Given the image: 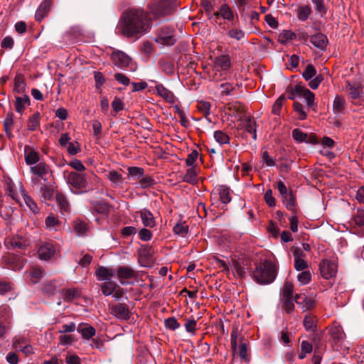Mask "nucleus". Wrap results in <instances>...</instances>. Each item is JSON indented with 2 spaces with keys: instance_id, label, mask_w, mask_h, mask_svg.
<instances>
[{
  "instance_id": "obj_29",
  "label": "nucleus",
  "mask_w": 364,
  "mask_h": 364,
  "mask_svg": "<svg viewBox=\"0 0 364 364\" xmlns=\"http://www.w3.org/2000/svg\"><path fill=\"white\" fill-rule=\"evenodd\" d=\"M7 191L8 194L11 198L18 203L21 206L22 202L21 200V194L19 191L18 182L17 183H14L12 182L8 183L7 184Z\"/></svg>"
},
{
  "instance_id": "obj_62",
  "label": "nucleus",
  "mask_w": 364,
  "mask_h": 364,
  "mask_svg": "<svg viewBox=\"0 0 364 364\" xmlns=\"http://www.w3.org/2000/svg\"><path fill=\"white\" fill-rule=\"evenodd\" d=\"M165 326L171 330H176L180 327V324L175 317H170L165 321Z\"/></svg>"
},
{
  "instance_id": "obj_37",
  "label": "nucleus",
  "mask_w": 364,
  "mask_h": 364,
  "mask_svg": "<svg viewBox=\"0 0 364 364\" xmlns=\"http://www.w3.org/2000/svg\"><path fill=\"white\" fill-rule=\"evenodd\" d=\"M237 87H238L237 84H233V83H231V82H225L221 83L218 86V90H220V94L222 95L228 96V95H232V92Z\"/></svg>"
},
{
  "instance_id": "obj_23",
  "label": "nucleus",
  "mask_w": 364,
  "mask_h": 364,
  "mask_svg": "<svg viewBox=\"0 0 364 364\" xmlns=\"http://www.w3.org/2000/svg\"><path fill=\"white\" fill-rule=\"evenodd\" d=\"M116 274V270L112 268L100 267L96 270V276L100 281H108Z\"/></svg>"
},
{
  "instance_id": "obj_27",
  "label": "nucleus",
  "mask_w": 364,
  "mask_h": 364,
  "mask_svg": "<svg viewBox=\"0 0 364 364\" xmlns=\"http://www.w3.org/2000/svg\"><path fill=\"white\" fill-rule=\"evenodd\" d=\"M51 6V1L50 0H44L38 8L35 18L38 21H41L44 17L48 14L49 9Z\"/></svg>"
},
{
  "instance_id": "obj_24",
  "label": "nucleus",
  "mask_w": 364,
  "mask_h": 364,
  "mask_svg": "<svg viewBox=\"0 0 364 364\" xmlns=\"http://www.w3.org/2000/svg\"><path fill=\"white\" fill-rule=\"evenodd\" d=\"M346 108V100L340 95H336L333 102V114L336 115H341L344 113Z\"/></svg>"
},
{
  "instance_id": "obj_13",
  "label": "nucleus",
  "mask_w": 364,
  "mask_h": 364,
  "mask_svg": "<svg viewBox=\"0 0 364 364\" xmlns=\"http://www.w3.org/2000/svg\"><path fill=\"white\" fill-rule=\"evenodd\" d=\"M172 8L167 1H161L157 3L154 8L151 9V13L154 17L166 16L171 12Z\"/></svg>"
},
{
  "instance_id": "obj_53",
  "label": "nucleus",
  "mask_w": 364,
  "mask_h": 364,
  "mask_svg": "<svg viewBox=\"0 0 364 364\" xmlns=\"http://www.w3.org/2000/svg\"><path fill=\"white\" fill-rule=\"evenodd\" d=\"M28 343V340L22 336H16L13 338V347L16 350L21 349Z\"/></svg>"
},
{
  "instance_id": "obj_22",
  "label": "nucleus",
  "mask_w": 364,
  "mask_h": 364,
  "mask_svg": "<svg viewBox=\"0 0 364 364\" xmlns=\"http://www.w3.org/2000/svg\"><path fill=\"white\" fill-rule=\"evenodd\" d=\"M294 301L297 304L301 305L304 311L312 309L314 306V300L302 294H296L294 296Z\"/></svg>"
},
{
  "instance_id": "obj_21",
  "label": "nucleus",
  "mask_w": 364,
  "mask_h": 364,
  "mask_svg": "<svg viewBox=\"0 0 364 364\" xmlns=\"http://www.w3.org/2000/svg\"><path fill=\"white\" fill-rule=\"evenodd\" d=\"M8 268L14 270L21 269L23 267V259L15 255H9L5 258Z\"/></svg>"
},
{
  "instance_id": "obj_19",
  "label": "nucleus",
  "mask_w": 364,
  "mask_h": 364,
  "mask_svg": "<svg viewBox=\"0 0 364 364\" xmlns=\"http://www.w3.org/2000/svg\"><path fill=\"white\" fill-rule=\"evenodd\" d=\"M89 230V225L86 221L79 218L74 220L73 231L77 236H85L88 234Z\"/></svg>"
},
{
  "instance_id": "obj_36",
  "label": "nucleus",
  "mask_w": 364,
  "mask_h": 364,
  "mask_svg": "<svg viewBox=\"0 0 364 364\" xmlns=\"http://www.w3.org/2000/svg\"><path fill=\"white\" fill-rule=\"evenodd\" d=\"M41 114L38 112L33 113L28 119L27 127L29 131H35L40 126Z\"/></svg>"
},
{
  "instance_id": "obj_56",
  "label": "nucleus",
  "mask_w": 364,
  "mask_h": 364,
  "mask_svg": "<svg viewBox=\"0 0 364 364\" xmlns=\"http://www.w3.org/2000/svg\"><path fill=\"white\" fill-rule=\"evenodd\" d=\"M294 266L295 269L298 272L309 270L308 262L304 259H299L294 260Z\"/></svg>"
},
{
  "instance_id": "obj_60",
  "label": "nucleus",
  "mask_w": 364,
  "mask_h": 364,
  "mask_svg": "<svg viewBox=\"0 0 364 364\" xmlns=\"http://www.w3.org/2000/svg\"><path fill=\"white\" fill-rule=\"evenodd\" d=\"M198 109L205 117L209 115L210 112V104L208 102L200 101L198 104Z\"/></svg>"
},
{
  "instance_id": "obj_42",
  "label": "nucleus",
  "mask_w": 364,
  "mask_h": 364,
  "mask_svg": "<svg viewBox=\"0 0 364 364\" xmlns=\"http://www.w3.org/2000/svg\"><path fill=\"white\" fill-rule=\"evenodd\" d=\"M311 277L312 274L309 269L300 272L296 276L297 281L299 282L300 285H306L309 284L311 280Z\"/></svg>"
},
{
  "instance_id": "obj_59",
  "label": "nucleus",
  "mask_w": 364,
  "mask_h": 364,
  "mask_svg": "<svg viewBox=\"0 0 364 364\" xmlns=\"http://www.w3.org/2000/svg\"><path fill=\"white\" fill-rule=\"evenodd\" d=\"M153 234L147 228H141L139 231V238L142 241H149L152 238Z\"/></svg>"
},
{
  "instance_id": "obj_63",
  "label": "nucleus",
  "mask_w": 364,
  "mask_h": 364,
  "mask_svg": "<svg viewBox=\"0 0 364 364\" xmlns=\"http://www.w3.org/2000/svg\"><path fill=\"white\" fill-rule=\"evenodd\" d=\"M124 102L120 98L116 97H114V100L112 102V107L114 112L117 113L119 111H122L124 109Z\"/></svg>"
},
{
  "instance_id": "obj_41",
  "label": "nucleus",
  "mask_w": 364,
  "mask_h": 364,
  "mask_svg": "<svg viewBox=\"0 0 364 364\" xmlns=\"http://www.w3.org/2000/svg\"><path fill=\"white\" fill-rule=\"evenodd\" d=\"M311 14V9L308 5L301 6L297 10V17L300 21H306Z\"/></svg>"
},
{
  "instance_id": "obj_14",
  "label": "nucleus",
  "mask_w": 364,
  "mask_h": 364,
  "mask_svg": "<svg viewBox=\"0 0 364 364\" xmlns=\"http://www.w3.org/2000/svg\"><path fill=\"white\" fill-rule=\"evenodd\" d=\"M213 16L218 18L221 16L224 20L231 22L234 20L235 14L232 9L226 4L220 6L219 10L213 14Z\"/></svg>"
},
{
  "instance_id": "obj_45",
  "label": "nucleus",
  "mask_w": 364,
  "mask_h": 364,
  "mask_svg": "<svg viewBox=\"0 0 364 364\" xmlns=\"http://www.w3.org/2000/svg\"><path fill=\"white\" fill-rule=\"evenodd\" d=\"M214 138L220 145L229 144L230 141L229 136L225 132L220 130L214 132Z\"/></svg>"
},
{
  "instance_id": "obj_34",
  "label": "nucleus",
  "mask_w": 364,
  "mask_h": 364,
  "mask_svg": "<svg viewBox=\"0 0 364 364\" xmlns=\"http://www.w3.org/2000/svg\"><path fill=\"white\" fill-rule=\"evenodd\" d=\"M60 221L53 215H48L45 220L46 229L51 231H58L60 227Z\"/></svg>"
},
{
  "instance_id": "obj_33",
  "label": "nucleus",
  "mask_w": 364,
  "mask_h": 364,
  "mask_svg": "<svg viewBox=\"0 0 364 364\" xmlns=\"http://www.w3.org/2000/svg\"><path fill=\"white\" fill-rule=\"evenodd\" d=\"M245 129L252 135L254 140L257 139V124L254 119L247 117L244 121Z\"/></svg>"
},
{
  "instance_id": "obj_43",
  "label": "nucleus",
  "mask_w": 364,
  "mask_h": 364,
  "mask_svg": "<svg viewBox=\"0 0 364 364\" xmlns=\"http://www.w3.org/2000/svg\"><path fill=\"white\" fill-rule=\"evenodd\" d=\"M116 287L115 282L112 279L105 281L101 286L102 292L105 296H109L114 293Z\"/></svg>"
},
{
  "instance_id": "obj_6",
  "label": "nucleus",
  "mask_w": 364,
  "mask_h": 364,
  "mask_svg": "<svg viewBox=\"0 0 364 364\" xmlns=\"http://www.w3.org/2000/svg\"><path fill=\"white\" fill-rule=\"evenodd\" d=\"M58 252V247L53 241L43 242L38 250V257L41 260H49L55 257Z\"/></svg>"
},
{
  "instance_id": "obj_50",
  "label": "nucleus",
  "mask_w": 364,
  "mask_h": 364,
  "mask_svg": "<svg viewBox=\"0 0 364 364\" xmlns=\"http://www.w3.org/2000/svg\"><path fill=\"white\" fill-rule=\"evenodd\" d=\"M227 35L229 38L240 41L245 37V32L238 28H232L227 32Z\"/></svg>"
},
{
  "instance_id": "obj_4",
  "label": "nucleus",
  "mask_w": 364,
  "mask_h": 364,
  "mask_svg": "<svg viewBox=\"0 0 364 364\" xmlns=\"http://www.w3.org/2000/svg\"><path fill=\"white\" fill-rule=\"evenodd\" d=\"M30 170L33 174L31 182L33 185H41V183L48 181L51 176L50 168L44 161L31 166Z\"/></svg>"
},
{
  "instance_id": "obj_8",
  "label": "nucleus",
  "mask_w": 364,
  "mask_h": 364,
  "mask_svg": "<svg viewBox=\"0 0 364 364\" xmlns=\"http://www.w3.org/2000/svg\"><path fill=\"white\" fill-rule=\"evenodd\" d=\"M319 270L323 278L329 279L336 276L337 265L333 261L323 259L319 264Z\"/></svg>"
},
{
  "instance_id": "obj_46",
  "label": "nucleus",
  "mask_w": 364,
  "mask_h": 364,
  "mask_svg": "<svg viewBox=\"0 0 364 364\" xmlns=\"http://www.w3.org/2000/svg\"><path fill=\"white\" fill-rule=\"evenodd\" d=\"M324 1L325 0H311L316 11L321 16H323L327 12V8L325 5Z\"/></svg>"
},
{
  "instance_id": "obj_9",
  "label": "nucleus",
  "mask_w": 364,
  "mask_h": 364,
  "mask_svg": "<svg viewBox=\"0 0 364 364\" xmlns=\"http://www.w3.org/2000/svg\"><path fill=\"white\" fill-rule=\"evenodd\" d=\"M111 59L112 63L119 68L129 67L132 61L131 58L121 50H114L111 55Z\"/></svg>"
},
{
  "instance_id": "obj_2",
  "label": "nucleus",
  "mask_w": 364,
  "mask_h": 364,
  "mask_svg": "<svg viewBox=\"0 0 364 364\" xmlns=\"http://www.w3.org/2000/svg\"><path fill=\"white\" fill-rule=\"evenodd\" d=\"M277 274V267L270 260H264L257 264L252 276L256 282L268 284L274 281Z\"/></svg>"
},
{
  "instance_id": "obj_55",
  "label": "nucleus",
  "mask_w": 364,
  "mask_h": 364,
  "mask_svg": "<svg viewBox=\"0 0 364 364\" xmlns=\"http://www.w3.org/2000/svg\"><path fill=\"white\" fill-rule=\"evenodd\" d=\"M316 69L311 64L306 67L302 75L306 80H310L316 75Z\"/></svg>"
},
{
  "instance_id": "obj_57",
  "label": "nucleus",
  "mask_w": 364,
  "mask_h": 364,
  "mask_svg": "<svg viewBox=\"0 0 364 364\" xmlns=\"http://www.w3.org/2000/svg\"><path fill=\"white\" fill-rule=\"evenodd\" d=\"M43 271L39 267H34L30 271V276L31 281L33 284H36L41 278Z\"/></svg>"
},
{
  "instance_id": "obj_52",
  "label": "nucleus",
  "mask_w": 364,
  "mask_h": 364,
  "mask_svg": "<svg viewBox=\"0 0 364 364\" xmlns=\"http://www.w3.org/2000/svg\"><path fill=\"white\" fill-rule=\"evenodd\" d=\"M283 303H284V311L287 314H291L294 310V297H290V298H282Z\"/></svg>"
},
{
  "instance_id": "obj_58",
  "label": "nucleus",
  "mask_w": 364,
  "mask_h": 364,
  "mask_svg": "<svg viewBox=\"0 0 364 364\" xmlns=\"http://www.w3.org/2000/svg\"><path fill=\"white\" fill-rule=\"evenodd\" d=\"M353 220L355 223L358 226L364 225V210L358 209L353 215Z\"/></svg>"
},
{
  "instance_id": "obj_20",
  "label": "nucleus",
  "mask_w": 364,
  "mask_h": 364,
  "mask_svg": "<svg viewBox=\"0 0 364 364\" xmlns=\"http://www.w3.org/2000/svg\"><path fill=\"white\" fill-rule=\"evenodd\" d=\"M24 154L26 164L30 165L31 166H35L41 162L38 153L31 147L26 146Z\"/></svg>"
},
{
  "instance_id": "obj_26",
  "label": "nucleus",
  "mask_w": 364,
  "mask_h": 364,
  "mask_svg": "<svg viewBox=\"0 0 364 364\" xmlns=\"http://www.w3.org/2000/svg\"><path fill=\"white\" fill-rule=\"evenodd\" d=\"M30 105V98L28 95H24L22 97H16L15 109L19 114H23L26 108Z\"/></svg>"
},
{
  "instance_id": "obj_39",
  "label": "nucleus",
  "mask_w": 364,
  "mask_h": 364,
  "mask_svg": "<svg viewBox=\"0 0 364 364\" xmlns=\"http://www.w3.org/2000/svg\"><path fill=\"white\" fill-rule=\"evenodd\" d=\"M183 181L191 184H196L197 183V172L194 167L189 168L186 170L183 177Z\"/></svg>"
},
{
  "instance_id": "obj_49",
  "label": "nucleus",
  "mask_w": 364,
  "mask_h": 364,
  "mask_svg": "<svg viewBox=\"0 0 364 364\" xmlns=\"http://www.w3.org/2000/svg\"><path fill=\"white\" fill-rule=\"evenodd\" d=\"M304 326L308 331H314L316 327L314 318L311 315H306L304 319Z\"/></svg>"
},
{
  "instance_id": "obj_31",
  "label": "nucleus",
  "mask_w": 364,
  "mask_h": 364,
  "mask_svg": "<svg viewBox=\"0 0 364 364\" xmlns=\"http://www.w3.org/2000/svg\"><path fill=\"white\" fill-rule=\"evenodd\" d=\"M77 331L80 333L82 337L85 339H90L96 333L95 328L87 323H80L77 328Z\"/></svg>"
},
{
  "instance_id": "obj_38",
  "label": "nucleus",
  "mask_w": 364,
  "mask_h": 364,
  "mask_svg": "<svg viewBox=\"0 0 364 364\" xmlns=\"http://www.w3.org/2000/svg\"><path fill=\"white\" fill-rule=\"evenodd\" d=\"M107 177L115 186H121L124 181L122 174L114 170L109 171Z\"/></svg>"
},
{
  "instance_id": "obj_17",
  "label": "nucleus",
  "mask_w": 364,
  "mask_h": 364,
  "mask_svg": "<svg viewBox=\"0 0 364 364\" xmlns=\"http://www.w3.org/2000/svg\"><path fill=\"white\" fill-rule=\"evenodd\" d=\"M139 213L144 227L152 228L156 226L155 218L149 209L143 208L139 212Z\"/></svg>"
},
{
  "instance_id": "obj_1",
  "label": "nucleus",
  "mask_w": 364,
  "mask_h": 364,
  "mask_svg": "<svg viewBox=\"0 0 364 364\" xmlns=\"http://www.w3.org/2000/svg\"><path fill=\"white\" fill-rule=\"evenodd\" d=\"M149 14L139 9H132L124 14L117 27V33L128 37L139 38L151 28Z\"/></svg>"
},
{
  "instance_id": "obj_28",
  "label": "nucleus",
  "mask_w": 364,
  "mask_h": 364,
  "mask_svg": "<svg viewBox=\"0 0 364 364\" xmlns=\"http://www.w3.org/2000/svg\"><path fill=\"white\" fill-rule=\"evenodd\" d=\"M155 90L157 94L168 102H173L175 100L172 92L166 88L162 84L156 83Z\"/></svg>"
},
{
  "instance_id": "obj_3",
  "label": "nucleus",
  "mask_w": 364,
  "mask_h": 364,
  "mask_svg": "<svg viewBox=\"0 0 364 364\" xmlns=\"http://www.w3.org/2000/svg\"><path fill=\"white\" fill-rule=\"evenodd\" d=\"M89 178L87 173L71 172L67 177V183L70 191L75 194L87 193L90 190L87 186Z\"/></svg>"
},
{
  "instance_id": "obj_44",
  "label": "nucleus",
  "mask_w": 364,
  "mask_h": 364,
  "mask_svg": "<svg viewBox=\"0 0 364 364\" xmlns=\"http://www.w3.org/2000/svg\"><path fill=\"white\" fill-rule=\"evenodd\" d=\"M230 188L226 186H220L218 188V193L223 203L227 204L230 202Z\"/></svg>"
},
{
  "instance_id": "obj_40",
  "label": "nucleus",
  "mask_w": 364,
  "mask_h": 364,
  "mask_svg": "<svg viewBox=\"0 0 364 364\" xmlns=\"http://www.w3.org/2000/svg\"><path fill=\"white\" fill-rule=\"evenodd\" d=\"M128 178L130 179H140L144 176V170L141 167L132 166L127 168Z\"/></svg>"
},
{
  "instance_id": "obj_12",
  "label": "nucleus",
  "mask_w": 364,
  "mask_h": 364,
  "mask_svg": "<svg viewBox=\"0 0 364 364\" xmlns=\"http://www.w3.org/2000/svg\"><path fill=\"white\" fill-rule=\"evenodd\" d=\"M214 70L216 72L226 71L231 66L230 58L228 55H220L215 58L213 61Z\"/></svg>"
},
{
  "instance_id": "obj_18",
  "label": "nucleus",
  "mask_w": 364,
  "mask_h": 364,
  "mask_svg": "<svg viewBox=\"0 0 364 364\" xmlns=\"http://www.w3.org/2000/svg\"><path fill=\"white\" fill-rule=\"evenodd\" d=\"M296 92L300 94V97L305 99L306 105L309 107H311L314 105V94L306 87L301 85H296Z\"/></svg>"
},
{
  "instance_id": "obj_16",
  "label": "nucleus",
  "mask_w": 364,
  "mask_h": 364,
  "mask_svg": "<svg viewBox=\"0 0 364 364\" xmlns=\"http://www.w3.org/2000/svg\"><path fill=\"white\" fill-rule=\"evenodd\" d=\"M35 186L37 187L43 201H46L52 198L53 188L51 186L50 182L49 181L41 183V185Z\"/></svg>"
},
{
  "instance_id": "obj_25",
  "label": "nucleus",
  "mask_w": 364,
  "mask_h": 364,
  "mask_svg": "<svg viewBox=\"0 0 364 364\" xmlns=\"http://www.w3.org/2000/svg\"><path fill=\"white\" fill-rule=\"evenodd\" d=\"M310 41L315 47L321 50H323L328 44L327 37L321 33L311 36Z\"/></svg>"
},
{
  "instance_id": "obj_54",
  "label": "nucleus",
  "mask_w": 364,
  "mask_h": 364,
  "mask_svg": "<svg viewBox=\"0 0 364 364\" xmlns=\"http://www.w3.org/2000/svg\"><path fill=\"white\" fill-rule=\"evenodd\" d=\"M176 235L184 236L188 230V227L182 223H178L175 225L173 229Z\"/></svg>"
},
{
  "instance_id": "obj_61",
  "label": "nucleus",
  "mask_w": 364,
  "mask_h": 364,
  "mask_svg": "<svg viewBox=\"0 0 364 364\" xmlns=\"http://www.w3.org/2000/svg\"><path fill=\"white\" fill-rule=\"evenodd\" d=\"M67 147V151L70 155H75L80 151V144L78 142H70Z\"/></svg>"
},
{
  "instance_id": "obj_32",
  "label": "nucleus",
  "mask_w": 364,
  "mask_h": 364,
  "mask_svg": "<svg viewBox=\"0 0 364 364\" xmlns=\"http://www.w3.org/2000/svg\"><path fill=\"white\" fill-rule=\"evenodd\" d=\"M116 274L121 283L124 284V279H128L134 277V271L129 267H120L117 271Z\"/></svg>"
},
{
  "instance_id": "obj_7",
  "label": "nucleus",
  "mask_w": 364,
  "mask_h": 364,
  "mask_svg": "<svg viewBox=\"0 0 364 364\" xmlns=\"http://www.w3.org/2000/svg\"><path fill=\"white\" fill-rule=\"evenodd\" d=\"M173 32L174 31L172 28L163 26L157 31L155 41L163 46H172L176 41Z\"/></svg>"
},
{
  "instance_id": "obj_5",
  "label": "nucleus",
  "mask_w": 364,
  "mask_h": 364,
  "mask_svg": "<svg viewBox=\"0 0 364 364\" xmlns=\"http://www.w3.org/2000/svg\"><path fill=\"white\" fill-rule=\"evenodd\" d=\"M277 188L281 195L282 202L285 207L295 214L296 198L292 191H289L282 181H278L277 183Z\"/></svg>"
},
{
  "instance_id": "obj_15",
  "label": "nucleus",
  "mask_w": 364,
  "mask_h": 364,
  "mask_svg": "<svg viewBox=\"0 0 364 364\" xmlns=\"http://www.w3.org/2000/svg\"><path fill=\"white\" fill-rule=\"evenodd\" d=\"M346 90L352 100L359 99L363 95V87L360 84H351L350 82H347Z\"/></svg>"
},
{
  "instance_id": "obj_10",
  "label": "nucleus",
  "mask_w": 364,
  "mask_h": 364,
  "mask_svg": "<svg viewBox=\"0 0 364 364\" xmlns=\"http://www.w3.org/2000/svg\"><path fill=\"white\" fill-rule=\"evenodd\" d=\"M18 187L20 194L22 198V203L23 202L25 205L33 212L34 214H37L39 213V209L36 203L33 200V198L29 196L26 190L23 188V186L21 182L18 181Z\"/></svg>"
},
{
  "instance_id": "obj_30",
  "label": "nucleus",
  "mask_w": 364,
  "mask_h": 364,
  "mask_svg": "<svg viewBox=\"0 0 364 364\" xmlns=\"http://www.w3.org/2000/svg\"><path fill=\"white\" fill-rule=\"evenodd\" d=\"M6 245L9 247L10 245L11 248L23 249L28 245V241L20 236H15L9 239V241H5Z\"/></svg>"
},
{
  "instance_id": "obj_64",
  "label": "nucleus",
  "mask_w": 364,
  "mask_h": 364,
  "mask_svg": "<svg viewBox=\"0 0 364 364\" xmlns=\"http://www.w3.org/2000/svg\"><path fill=\"white\" fill-rule=\"evenodd\" d=\"M330 333L331 335V337L334 340H342L343 338V332L342 331L341 328L338 326H335L331 328Z\"/></svg>"
},
{
  "instance_id": "obj_11",
  "label": "nucleus",
  "mask_w": 364,
  "mask_h": 364,
  "mask_svg": "<svg viewBox=\"0 0 364 364\" xmlns=\"http://www.w3.org/2000/svg\"><path fill=\"white\" fill-rule=\"evenodd\" d=\"M112 314L118 319L127 320L130 317V312L126 304H117L111 307Z\"/></svg>"
},
{
  "instance_id": "obj_35",
  "label": "nucleus",
  "mask_w": 364,
  "mask_h": 364,
  "mask_svg": "<svg viewBox=\"0 0 364 364\" xmlns=\"http://www.w3.org/2000/svg\"><path fill=\"white\" fill-rule=\"evenodd\" d=\"M56 201L63 215L68 213L70 211V204L67 198L62 193L56 195Z\"/></svg>"
},
{
  "instance_id": "obj_48",
  "label": "nucleus",
  "mask_w": 364,
  "mask_h": 364,
  "mask_svg": "<svg viewBox=\"0 0 364 364\" xmlns=\"http://www.w3.org/2000/svg\"><path fill=\"white\" fill-rule=\"evenodd\" d=\"M14 90L18 94H23L25 92L26 84L22 77H15Z\"/></svg>"
},
{
  "instance_id": "obj_51",
  "label": "nucleus",
  "mask_w": 364,
  "mask_h": 364,
  "mask_svg": "<svg viewBox=\"0 0 364 364\" xmlns=\"http://www.w3.org/2000/svg\"><path fill=\"white\" fill-rule=\"evenodd\" d=\"M140 188H148L154 186L156 184L154 179L151 176L142 177L138 182Z\"/></svg>"
},
{
  "instance_id": "obj_47",
  "label": "nucleus",
  "mask_w": 364,
  "mask_h": 364,
  "mask_svg": "<svg viewBox=\"0 0 364 364\" xmlns=\"http://www.w3.org/2000/svg\"><path fill=\"white\" fill-rule=\"evenodd\" d=\"M294 284L289 281H285L282 289V298L294 297Z\"/></svg>"
}]
</instances>
